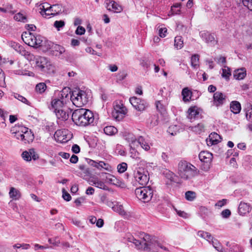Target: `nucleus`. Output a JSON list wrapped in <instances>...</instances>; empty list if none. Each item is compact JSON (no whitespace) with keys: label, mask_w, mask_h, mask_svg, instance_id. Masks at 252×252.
<instances>
[{"label":"nucleus","mask_w":252,"mask_h":252,"mask_svg":"<svg viewBox=\"0 0 252 252\" xmlns=\"http://www.w3.org/2000/svg\"><path fill=\"white\" fill-rule=\"evenodd\" d=\"M63 197L65 200L67 201H70L71 199V197L70 194L67 192H65L64 189H63Z\"/></svg>","instance_id":"obj_62"},{"label":"nucleus","mask_w":252,"mask_h":252,"mask_svg":"<svg viewBox=\"0 0 252 252\" xmlns=\"http://www.w3.org/2000/svg\"><path fill=\"white\" fill-rule=\"evenodd\" d=\"M158 34L160 37H164L166 35V33L167 32V30L165 27H158Z\"/></svg>","instance_id":"obj_57"},{"label":"nucleus","mask_w":252,"mask_h":252,"mask_svg":"<svg viewBox=\"0 0 252 252\" xmlns=\"http://www.w3.org/2000/svg\"><path fill=\"white\" fill-rule=\"evenodd\" d=\"M87 161L90 165L95 167L99 170H101V169L103 168L106 170L109 171L111 168L109 164L105 163L102 161L97 162L91 159H87Z\"/></svg>","instance_id":"obj_17"},{"label":"nucleus","mask_w":252,"mask_h":252,"mask_svg":"<svg viewBox=\"0 0 252 252\" xmlns=\"http://www.w3.org/2000/svg\"><path fill=\"white\" fill-rule=\"evenodd\" d=\"M140 237L144 241V251L154 250L156 245H158V243L153 237L148 234L142 233L140 234Z\"/></svg>","instance_id":"obj_9"},{"label":"nucleus","mask_w":252,"mask_h":252,"mask_svg":"<svg viewBox=\"0 0 252 252\" xmlns=\"http://www.w3.org/2000/svg\"><path fill=\"white\" fill-rule=\"evenodd\" d=\"M199 35L202 40L208 44H214L217 42L215 40V34L207 31H201L199 32Z\"/></svg>","instance_id":"obj_13"},{"label":"nucleus","mask_w":252,"mask_h":252,"mask_svg":"<svg viewBox=\"0 0 252 252\" xmlns=\"http://www.w3.org/2000/svg\"><path fill=\"white\" fill-rule=\"evenodd\" d=\"M62 10V6L59 4H55L49 6V9L46 11H51L53 12L54 15L58 14Z\"/></svg>","instance_id":"obj_43"},{"label":"nucleus","mask_w":252,"mask_h":252,"mask_svg":"<svg viewBox=\"0 0 252 252\" xmlns=\"http://www.w3.org/2000/svg\"><path fill=\"white\" fill-rule=\"evenodd\" d=\"M27 130V127L21 125H15L12 127L11 129V132H17L20 133H25V130Z\"/></svg>","instance_id":"obj_44"},{"label":"nucleus","mask_w":252,"mask_h":252,"mask_svg":"<svg viewBox=\"0 0 252 252\" xmlns=\"http://www.w3.org/2000/svg\"><path fill=\"white\" fill-rule=\"evenodd\" d=\"M77 91V94H79L80 96V100L82 106L86 105L90 99V95L88 94L89 92H87L86 91L81 90L80 89H76Z\"/></svg>","instance_id":"obj_22"},{"label":"nucleus","mask_w":252,"mask_h":252,"mask_svg":"<svg viewBox=\"0 0 252 252\" xmlns=\"http://www.w3.org/2000/svg\"><path fill=\"white\" fill-rule=\"evenodd\" d=\"M51 105L54 112L58 110L61 109L63 107L66 106L65 103H64L63 100H61L59 98H55L53 99L51 102Z\"/></svg>","instance_id":"obj_21"},{"label":"nucleus","mask_w":252,"mask_h":252,"mask_svg":"<svg viewBox=\"0 0 252 252\" xmlns=\"http://www.w3.org/2000/svg\"><path fill=\"white\" fill-rule=\"evenodd\" d=\"M129 102L132 106L137 111H143L147 107L148 103L144 100L136 96H132L129 98Z\"/></svg>","instance_id":"obj_10"},{"label":"nucleus","mask_w":252,"mask_h":252,"mask_svg":"<svg viewBox=\"0 0 252 252\" xmlns=\"http://www.w3.org/2000/svg\"><path fill=\"white\" fill-rule=\"evenodd\" d=\"M112 209L114 211L119 213L122 216H125L126 215V212L124 209V207L117 202H115V206H113Z\"/></svg>","instance_id":"obj_34"},{"label":"nucleus","mask_w":252,"mask_h":252,"mask_svg":"<svg viewBox=\"0 0 252 252\" xmlns=\"http://www.w3.org/2000/svg\"><path fill=\"white\" fill-rule=\"evenodd\" d=\"M247 109V120L249 122H252V105L251 104H248Z\"/></svg>","instance_id":"obj_48"},{"label":"nucleus","mask_w":252,"mask_h":252,"mask_svg":"<svg viewBox=\"0 0 252 252\" xmlns=\"http://www.w3.org/2000/svg\"><path fill=\"white\" fill-rule=\"evenodd\" d=\"M67 132L65 129L57 130L54 136L56 141L60 143L66 142L69 140L67 135Z\"/></svg>","instance_id":"obj_14"},{"label":"nucleus","mask_w":252,"mask_h":252,"mask_svg":"<svg viewBox=\"0 0 252 252\" xmlns=\"http://www.w3.org/2000/svg\"><path fill=\"white\" fill-rule=\"evenodd\" d=\"M137 143L145 151H148L150 149L149 143L145 140L143 136H140L137 138Z\"/></svg>","instance_id":"obj_31"},{"label":"nucleus","mask_w":252,"mask_h":252,"mask_svg":"<svg viewBox=\"0 0 252 252\" xmlns=\"http://www.w3.org/2000/svg\"><path fill=\"white\" fill-rule=\"evenodd\" d=\"M21 156L24 160L28 162L31 161L32 159L33 160H36L39 158L38 155L36 153L33 148L24 151Z\"/></svg>","instance_id":"obj_12"},{"label":"nucleus","mask_w":252,"mask_h":252,"mask_svg":"<svg viewBox=\"0 0 252 252\" xmlns=\"http://www.w3.org/2000/svg\"><path fill=\"white\" fill-rule=\"evenodd\" d=\"M36 65L41 71L51 73L54 72V67L51 64L47 58L43 57H39L36 59Z\"/></svg>","instance_id":"obj_7"},{"label":"nucleus","mask_w":252,"mask_h":252,"mask_svg":"<svg viewBox=\"0 0 252 252\" xmlns=\"http://www.w3.org/2000/svg\"><path fill=\"white\" fill-rule=\"evenodd\" d=\"M197 235L200 237L206 239L209 242H210L211 241H212V240L213 239V237L211 235V234L204 231H199L197 232Z\"/></svg>","instance_id":"obj_37"},{"label":"nucleus","mask_w":252,"mask_h":252,"mask_svg":"<svg viewBox=\"0 0 252 252\" xmlns=\"http://www.w3.org/2000/svg\"><path fill=\"white\" fill-rule=\"evenodd\" d=\"M127 241L129 242L133 243L137 249L144 250V241L143 239H142V241H140L139 240L135 239L133 236H130L127 237Z\"/></svg>","instance_id":"obj_29"},{"label":"nucleus","mask_w":252,"mask_h":252,"mask_svg":"<svg viewBox=\"0 0 252 252\" xmlns=\"http://www.w3.org/2000/svg\"><path fill=\"white\" fill-rule=\"evenodd\" d=\"M246 69L245 68H241L234 71L233 76L237 80H242L246 76Z\"/></svg>","instance_id":"obj_27"},{"label":"nucleus","mask_w":252,"mask_h":252,"mask_svg":"<svg viewBox=\"0 0 252 252\" xmlns=\"http://www.w3.org/2000/svg\"><path fill=\"white\" fill-rule=\"evenodd\" d=\"M13 95L14 98L17 99L18 100L22 102L23 103L28 105H30V102L28 100V99L26 98H25L23 96L16 93H14Z\"/></svg>","instance_id":"obj_47"},{"label":"nucleus","mask_w":252,"mask_h":252,"mask_svg":"<svg viewBox=\"0 0 252 252\" xmlns=\"http://www.w3.org/2000/svg\"><path fill=\"white\" fill-rule=\"evenodd\" d=\"M127 168V165L126 162H122L119 164L117 166V170L118 172L123 173L125 172Z\"/></svg>","instance_id":"obj_51"},{"label":"nucleus","mask_w":252,"mask_h":252,"mask_svg":"<svg viewBox=\"0 0 252 252\" xmlns=\"http://www.w3.org/2000/svg\"><path fill=\"white\" fill-rule=\"evenodd\" d=\"M225 99L226 96L220 92H216L213 95V104L217 107L221 106Z\"/></svg>","instance_id":"obj_16"},{"label":"nucleus","mask_w":252,"mask_h":252,"mask_svg":"<svg viewBox=\"0 0 252 252\" xmlns=\"http://www.w3.org/2000/svg\"><path fill=\"white\" fill-rule=\"evenodd\" d=\"M252 210L251 205L245 202L241 201L238 207V212L240 215L244 216L248 214Z\"/></svg>","instance_id":"obj_18"},{"label":"nucleus","mask_w":252,"mask_h":252,"mask_svg":"<svg viewBox=\"0 0 252 252\" xmlns=\"http://www.w3.org/2000/svg\"><path fill=\"white\" fill-rule=\"evenodd\" d=\"M199 158L202 162L200 165L201 169L204 171H208L210 168L213 159L212 154L207 151H202L199 154Z\"/></svg>","instance_id":"obj_8"},{"label":"nucleus","mask_w":252,"mask_h":252,"mask_svg":"<svg viewBox=\"0 0 252 252\" xmlns=\"http://www.w3.org/2000/svg\"><path fill=\"white\" fill-rule=\"evenodd\" d=\"M15 44V50L21 54L23 56L29 55L28 52L26 51L24 47L17 43H14Z\"/></svg>","instance_id":"obj_45"},{"label":"nucleus","mask_w":252,"mask_h":252,"mask_svg":"<svg viewBox=\"0 0 252 252\" xmlns=\"http://www.w3.org/2000/svg\"><path fill=\"white\" fill-rule=\"evenodd\" d=\"M220 139L221 138L220 135L216 132H212L209 135V137L206 139L207 144L209 146L217 144L220 141Z\"/></svg>","instance_id":"obj_20"},{"label":"nucleus","mask_w":252,"mask_h":252,"mask_svg":"<svg viewBox=\"0 0 252 252\" xmlns=\"http://www.w3.org/2000/svg\"><path fill=\"white\" fill-rule=\"evenodd\" d=\"M182 95L183 96V100L185 102H189L191 98L192 92L188 87H186L182 90Z\"/></svg>","instance_id":"obj_28"},{"label":"nucleus","mask_w":252,"mask_h":252,"mask_svg":"<svg viewBox=\"0 0 252 252\" xmlns=\"http://www.w3.org/2000/svg\"><path fill=\"white\" fill-rule=\"evenodd\" d=\"M210 243H211L213 246V247L215 248V249L217 250L219 252H222V248L220 245V244L216 240H215L214 241L213 239L212 241H211Z\"/></svg>","instance_id":"obj_55"},{"label":"nucleus","mask_w":252,"mask_h":252,"mask_svg":"<svg viewBox=\"0 0 252 252\" xmlns=\"http://www.w3.org/2000/svg\"><path fill=\"white\" fill-rule=\"evenodd\" d=\"M179 129V126L176 125L171 126L169 127L168 131L172 135L176 134L177 132H178Z\"/></svg>","instance_id":"obj_52"},{"label":"nucleus","mask_w":252,"mask_h":252,"mask_svg":"<svg viewBox=\"0 0 252 252\" xmlns=\"http://www.w3.org/2000/svg\"><path fill=\"white\" fill-rule=\"evenodd\" d=\"M70 95L68 93V89L64 88L61 92L59 98L61 100H63L64 103L66 104V101L68 98L70 99Z\"/></svg>","instance_id":"obj_35"},{"label":"nucleus","mask_w":252,"mask_h":252,"mask_svg":"<svg viewBox=\"0 0 252 252\" xmlns=\"http://www.w3.org/2000/svg\"><path fill=\"white\" fill-rule=\"evenodd\" d=\"M106 180L110 183L116 185L117 186H120L121 182L117 179L114 176L108 174L106 176Z\"/></svg>","instance_id":"obj_33"},{"label":"nucleus","mask_w":252,"mask_h":252,"mask_svg":"<svg viewBox=\"0 0 252 252\" xmlns=\"http://www.w3.org/2000/svg\"><path fill=\"white\" fill-rule=\"evenodd\" d=\"M231 75L230 68L227 66H223L222 68L221 76L224 78L226 80L228 81L229 80L230 76Z\"/></svg>","instance_id":"obj_39"},{"label":"nucleus","mask_w":252,"mask_h":252,"mask_svg":"<svg viewBox=\"0 0 252 252\" xmlns=\"http://www.w3.org/2000/svg\"><path fill=\"white\" fill-rule=\"evenodd\" d=\"M188 113V118L191 120L199 117V110L196 106H192L189 109Z\"/></svg>","instance_id":"obj_25"},{"label":"nucleus","mask_w":252,"mask_h":252,"mask_svg":"<svg viewBox=\"0 0 252 252\" xmlns=\"http://www.w3.org/2000/svg\"><path fill=\"white\" fill-rule=\"evenodd\" d=\"M46 85L44 83H40L36 85L35 87L36 91L40 94H41L46 90Z\"/></svg>","instance_id":"obj_49"},{"label":"nucleus","mask_w":252,"mask_h":252,"mask_svg":"<svg viewBox=\"0 0 252 252\" xmlns=\"http://www.w3.org/2000/svg\"><path fill=\"white\" fill-rule=\"evenodd\" d=\"M92 185L94 186L97 188L102 189H104L105 186L104 183L103 182L99 181L98 180H97V182H96L95 183L92 184Z\"/></svg>","instance_id":"obj_59"},{"label":"nucleus","mask_w":252,"mask_h":252,"mask_svg":"<svg viewBox=\"0 0 252 252\" xmlns=\"http://www.w3.org/2000/svg\"><path fill=\"white\" fill-rule=\"evenodd\" d=\"M77 90H75L72 92V94L70 95V100L75 106L80 107L82 106V104H81L79 100L81 99L80 96L79 95L80 94H77Z\"/></svg>","instance_id":"obj_24"},{"label":"nucleus","mask_w":252,"mask_h":252,"mask_svg":"<svg viewBox=\"0 0 252 252\" xmlns=\"http://www.w3.org/2000/svg\"><path fill=\"white\" fill-rule=\"evenodd\" d=\"M134 180L142 186H145L149 182L150 178L147 170L143 167L136 168L133 172Z\"/></svg>","instance_id":"obj_5"},{"label":"nucleus","mask_w":252,"mask_h":252,"mask_svg":"<svg viewBox=\"0 0 252 252\" xmlns=\"http://www.w3.org/2000/svg\"><path fill=\"white\" fill-rule=\"evenodd\" d=\"M127 76V73L124 70L120 71L117 75V81H122L124 80Z\"/></svg>","instance_id":"obj_54"},{"label":"nucleus","mask_w":252,"mask_h":252,"mask_svg":"<svg viewBox=\"0 0 252 252\" xmlns=\"http://www.w3.org/2000/svg\"><path fill=\"white\" fill-rule=\"evenodd\" d=\"M104 132L108 135H113L116 134L118 130L117 129L113 126H106L103 129Z\"/></svg>","instance_id":"obj_38"},{"label":"nucleus","mask_w":252,"mask_h":252,"mask_svg":"<svg viewBox=\"0 0 252 252\" xmlns=\"http://www.w3.org/2000/svg\"><path fill=\"white\" fill-rule=\"evenodd\" d=\"M72 110L67 106L63 107L61 109L58 110L54 113L58 119L61 121H65L68 120L71 114Z\"/></svg>","instance_id":"obj_11"},{"label":"nucleus","mask_w":252,"mask_h":252,"mask_svg":"<svg viewBox=\"0 0 252 252\" xmlns=\"http://www.w3.org/2000/svg\"><path fill=\"white\" fill-rule=\"evenodd\" d=\"M65 26V22L63 20L56 21L54 23V26L58 31H60L61 28H63Z\"/></svg>","instance_id":"obj_53"},{"label":"nucleus","mask_w":252,"mask_h":252,"mask_svg":"<svg viewBox=\"0 0 252 252\" xmlns=\"http://www.w3.org/2000/svg\"><path fill=\"white\" fill-rule=\"evenodd\" d=\"M14 19L17 21L26 22L27 21V18L26 16L24 15L22 13L19 12L15 15Z\"/></svg>","instance_id":"obj_50"},{"label":"nucleus","mask_w":252,"mask_h":252,"mask_svg":"<svg viewBox=\"0 0 252 252\" xmlns=\"http://www.w3.org/2000/svg\"><path fill=\"white\" fill-rule=\"evenodd\" d=\"M80 169H82L80 172L81 176L84 179H87L91 175L90 170L88 168H85L84 166H81Z\"/></svg>","instance_id":"obj_42"},{"label":"nucleus","mask_w":252,"mask_h":252,"mask_svg":"<svg viewBox=\"0 0 252 252\" xmlns=\"http://www.w3.org/2000/svg\"><path fill=\"white\" fill-rule=\"evenodd\" d=\"M191 65L194 69H197L199 66V56L194 54L191 57Z\"/></svg>","instance_id":"obj_32"},{"label":"nucleus","mask_w":252,"mask_h":252,"mask_svg":"<svg viewBox=\"0 0 252 252\" xmlns=\"http://www.w3.org/2000/svg\"><path fill=\"white\" fill-rule=\"evenodd\" d=\"M136 197L143 202L150 201L153 195V189L150 186L136 188L135 190Z\"/></svg>","instance_id":"obj_3"},{"label":"nucleus","mask_w":252,"mask_h":252,"mask_svg":"<svg viewBox=\"0 0 252 252\" xmlns=\"http://www.w3.org/2000/svg\"><path fill=\"white\" fill-rule=\"evenodd\" d=\"M165 174L166 175L167 178L169 179L170 180L172 181L174 180V174L173 172H170V171H166Z\"/></svg>","instance_id":"obj_63"},{"label":"nucleus","mask_w":252,"mask_h":252,"mask_svg":"<svg viewBox=\"0 0 252 252\" xmlns=\"http://www.w3.org/2000/svg\"><path fill=\"white\" fill-rule=\"evenodd\" d=\"M243 5L252 11V0H242Z\"/></svg>","instance_id":"obj_56"},{"label":"nucleus","mask_w":252,"mask_h":252,"mask_svg":"<svg viewBox=\"0 0 252 252\" xmlns=\"http://www.w3.org/2000/svg\"><path fill=\"white\" fill-rule=\"evenodd\" d=\"M183 40L181 36H177L174 39V46L177 49H181L183 47Z\"/></svg>","instance_id":"obj_41"},{"label":"nucleus","mask_w":252,"mask_h":252,"mask_svg":"<svg viewBox=\"0 0 252 252\" xmlns=\"http://www.w3.org/2000/svg\"><path fill=\"white\" fill-rule=\"evenodd\" d=\"M126 113L127 109L121 101H116L114 102L112 116L115 120L118 121L122 120Z\"/></svg>","instance_id":"obj_6"},{"label":"nucleus","mask_w":252,"mask_h":252,"mask_svg":"<svg viewBox=\"0 0 252 252\" xmlns=\"http://www.w3.org/2000/svg\"><path fill=\"white\" fill-rule=\"evenodd\" d=\"M189 129L197 133H200L204 130V126L200 123L193 126H189Z\"/></svg>","instance_id":"obj_36"},{"label":"nucleus","mask_w":252,"mask_h":252,"mask_svg":"<svg viewBox=\"0 0 252 252\" xmlns=\"http://www.w3.org/2000/svg\"><path fill=\"white\" fill-rule=\"evenodd\" d=\"M125 139L129 143L131 147H132V144L134 145L135 143L137 142V139L132 133H128L126 134Z\"/></svg>","instance_id":"obj_40"},{"label":"nucleus","mask_w":252,"mask_h":252,"mask_svg":"<svg viewBox=\"0 0 252 252\" xmlns=\"http://www.w3.org/2000/svg\"><path fill=\"white\" fill-rule=\"evenodd\" d=\"M49 4L47 3L41 4L39 5L38 10L40 14L45 18H49L51 15H54L51 11H46L49 9Z\"/></svg>","instance_id":"obj_19"},{"label":"nucleus","mask_w":252,"mask_h":252,"mask_svg":"<svg viewBox=\"0 0 252 252\" xmlns=\"http://www.w3.org/2000/svg\"><path fill=\"white\" fill-rule=\"evenodd\" d=\"M221 215L223 218H227L231 215V212L228 209H225L222 211Z\"/></svg>","instance_id":"obj_61"},{"label":"nucleus","mask_w":252,"mask_h":252,"mask_svg":"<svg viewBox=\"0 0 252 252\" xmlns=\"http://www.w3.org/2000/svg\"><path fill=\"white\" fill-rule=\"evenodd\" d=\"M86 32L85 29L82 26H78L75 31V33L77 35H83Z\"/></svg>","instance_id":"obj_58"},{"label":"nucleus","mask_w":252,"mask_h":252,"mask_svg":"<svg viewBox=\"0 0 252 252\" xmlns=\"http://www.w3.org/2000/svg\"><path fill=\"white\" fill-rule=\"evenodd\" d=\"M8 194L9 197L13 200H18L22 196L20 190L14 187L10 188Z\"/></svg>","instance_id":"obj_23"},{"label":"nucleus","mask_w":252,"mask_h":252,"mask_svg":"<svg viewBox=\"0 0 252 252\" xmlns=\"http://www.w3.org/2000/svg\"><path fill=\"white\" fill-rule=\"evenodd\" d=\"M72 120L76 125L86 126L93 123L94 116L91 111L80 108L75 110L72 113Z\"/></svg>","instance_id":"obj_1"},{"label":"nucleus","mask_w":252,"mask_h":252,"mask_svg":"<svg viewBox=\"0 0 252 252\" xmlns=\"http://www.w3.org/2000/svg\"><path fill=\"white\" fill-rule=\"evenodd\" d=\"M23 142L25 144L29 143L32 142L34 139V135L31 130H30L27 127V130H25V133H22Z\"/></svg>","instance_id":"obj_26"},{"label":"nucleus","mask_w":252,"mask_h":252,"mask_svg":"<svg viewBox=\"0 0 252 252\" xmlns=\"http://www.w3.org/2000/svg\"><path fill=\"white\" fill-rule=\"evenodd\" d=\"M230 110L234 114H238L241 110L240 103L237 101H232L230 103Z\"/></svg>","instance_id":"obj_30"},{"label":"nucleus","mask_w":252,"mask_h":252,"mask_svg":"<svg viewBox=\"0 0 252 252\" xmlns=\"http://www.w3.org/2000/svg\"><path fill=\"white\" fill-rule=\"evenodd\" d=\"M105 3L108 10L112 11L115 13H120L123 10L121 5L113 0H106Z\"/></svg>","instance_id":"obj_15"},{"label":"nucleus","mask_w":252,"mask_h":252,"mask_svg":"<svg viewBox=\"0 0 252 252\" xmlns=\"http://www.w3.org/2000/svg\"><path fill=\"white\" fill-rule=\"evenodd\" d=\"M196 197V193L193 191H188L185 193V198L188 201H192Z\"/></svg>","instance_id":"obj_46"},{"label":"nucleus","mask_w":252,"mask_h":252,"mask_svg":"<svg viewBox=\"0 0 252 252\" xmlns=\"http://www.w3.org/2000/svg\"><path fill=\"white\" fill-rule=\"evenodd\" d=\"M22 38L23 41L30 46L35 47L41 46L42 39L40 36H35L30 32H26L22 33Z\"/></svg>","instance_id":"obj_4"},{"label":"nucleus","mask_w":252,"mask_h":252,"mask_svg":"<svg viewBox=\"0 0 252 252\" xmlns=\"http://www.w3.org/2000/svg\"><path fill=\"white\" fill-rule=\"evenodd\" d=\"M54 49L56 51L59 52V55H62L65 52L64 47L60 45H56L55 46Z\"/></svg>","instance_id":"obj_60"},{"label":"nucleus","mask_w":252,"mask_h":252,"mask_svg":"<svg viewBox=\"0 0 252 252\" xmlns=\"http://www.w3.org/2000/svg\"><path fill=\"white\" fill-rule=\"evenodd\" d=\"M85 200V197H82L76 199L75 200V203L77 206H80L82 203L84 202Z\"/></svg>","instance_id":"obj_64"},{"label":"nucleus","mask_w":252,"mask_h":252,"mask_svg":"<svg viewBox=\"0 0 252 252\" xmlns=\"http://www.w3.org/2000/svg\"><path fill=\"white\" fill-rule=\"evenodd\" d=\"M198 172V169L194 165L186 161L182 160L178 163V173L182 179H191L197 175Z\"/></svg>","instance_id":"obj_2"}]
</instances>
